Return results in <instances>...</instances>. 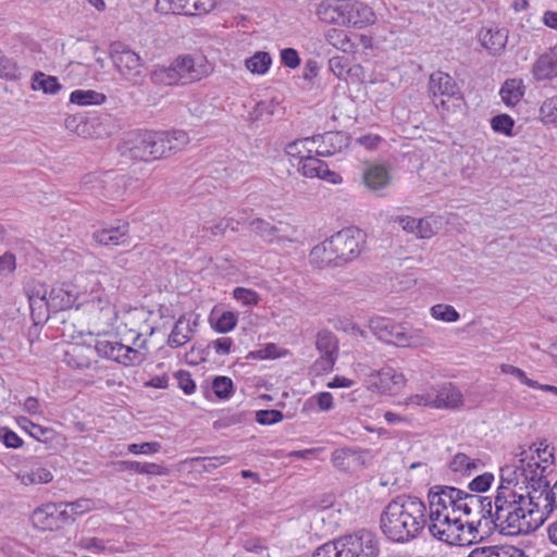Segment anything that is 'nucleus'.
<instances>
[{
	"instance_id": "obj_14",
	"label": "nucleus",
	"mask_w": 557,
	"mask_h": 557,
	"mask_svg": "<svg viewBox=\"0 0 557 557\" xmlns=\"http://www.w3.org/2000/svg\"><path fill=\"white\" fill-rule=\"evenodd\" d=\"M214 0H157L156 10L160 13L200 15L210 12Z\"/></svg>"
},
{
	"instance_id": "obj_27",
	"label": "nucleus",
	"mask_w": 557,
	"mask_h": 557,
	"mask_svg": "<svg viewBox=\"0 0 557 557\" xmlns=\"http://www.w3.org/2000/svg\"><path fill=\"white\" fill-rule=\"evenodd\" d=\"M346 13V17H349L347 26L362 28L363 26L374 22V13L371 8L361 2H350L347 0Z\"/></svg>"
},
{
	"instance_id": "obj_49",
	"label": "nucleus",
	"mask_w": 557,
	"mask_h": 557,
	"mask_svg": "<svg viewBox=\"0 0 557 557\" xmlns=\"http://www.w3.org/2000/svg\"><path fill=\"white\" fill-rule=\"evenodd\" d=\"M218 333L231 332L237 324V315L232 311H224L215 322H211Z\"/></svg>"
},
{
	"instance_id": "obj_39",
	"label": "nucleus",
	"mask_w": 557,
	"mask_h": 557,
	"mask_svg": "<svg viewBox=\"0 0 557 557\" xmlns=\"http://www.w3.org/2000/svg\"><path fill=\"white\" fill-rule=\"evenodd\" d=\"M479 459H470L466 454L458 453L449 462V469L453 472H459L463 475H471L473 470L478 468Z\"/></svg>"
},
{
	"instance_id": "obj_57",
	"label": "nucleus",
	"mask_w": 557,
	"mask_h": 557,
	"mask_svg": "<svg viewBox=\"0 0 557 557\" xmlns=\"http://www.w3.org/2000/svg\"><path fill=\"white\" fill-rule=\"evenodd\" d=\"M500 370L505 374H510L520 380L521 383L529 387L537 386V381L531 380L527 376L525 372L518 367L511 364H502Z\"/></svg>"
},
{
	"instance_id": "obj_3",
	"label": "nucleus",
	"mask_w": 557,
	"mask_h": 557,
	"mask_svg": "<svg viewBox=\"0 0 557 557\" xmlns=\"http://www.w3.org/2000/svg\"><path fill=\"white\" fill-rule=\"evenodd\" d=\"M524 493H515L508 488H497L492 500V530L498 529L506 534L525 533L531 524L527 521L528 509Z\"/></svg>"
},
{
	"instance_id": "obj_45",
	"label": "nucleus",
	"mask_w": 557,
	"mask_h": 557,
	"mask_svg": "<svg viewBox=\"0 0 557 557\" xmlns=\"http://www.w3.org/2000/svg\"><path fill=\"white\" fill-rule=\"evenodd\" d=\"M500 96L507 106H515L523 96L515 81H507L500 88Z\"/></svg>"
},
{
	"instance_id": "obj_17",
	"label": "nucleus",
	"mask_w": 557,
	"mask_h": 557,
	"mask_svg": "<svg viewBox=\"0 0 557 557\" xmlns=\"http://www.w3.org/2000/svg\"><path fill=\"white\" fill-rule=\"evenodd\" d=\"M311 141L317 145V156L330 157L349 146V136L344 132H325L313 135Z\"/></svg>"
},
{
	"instance_id": "obj_9",
	"label": "nucleus",
	"mask_w": 557,
	"mask_h": 557,
	"mask_svg": "<svg viewBox=\"0 0 557 557\" xmlns=\"http://www.w3.org/2000/svg\"><path fill=\"white\" fill-rule=\"evenodd\" d=\"M341 539V549L344 557H377L380 544L374 533L368 530H359L346 534Z\"/></svg>"
},
{
	"instance_id": "obj_24",
	"label": "nucleus",
	"mask_w": 557,
	"mask_h": 557,
	"mask_svg": "<svg viewBox=\"0 0 557 557\" xmlns=\"http://www.w3.org/2000/svg\"><path fill=\"white\" fill-rule=\"evenodd\" d=\"M29 424V436L47 445V448L59 450L66 446V438L51 428H45L36 423Z\"/></svg>"
},
{
	"instance_id": "obj_8",
	"label": "nucleus",
	"mask_w": 557,
	"mask_h": 557,
	"mask_svg": "<svg viewBox=\"0 0 557 557\" xmlns=\"http://www.w3.org/2000/svg\"><path fill=\"white\" fill-rule=\"evenodd\" d=\"M109 55L119 73L133 85H138L143 78V62L140 57L121 41L111 42Z\"/></svg>"
},
{
	"instance_id": "obj_44",
	"label": "nucleus",
	"mask_w": 557,
	"mask_h": 557,
	"mask_svg": "<svg viewBox=\"0 0 557 557\" xmlns=\"http://www.w3.org/2000/svg\"><path fill=\"white\" fill-rule=\"evenodd\" d=\"M349 62L347 55H335L329 60V69L338 79L347 81Z\"/></svg>"
},
{
	"instance_id": "obj_51",
	"label": "nucleus",
	"mask_w": 557,
	"mask_h": 557,
	"mask_svg": "<svg viewBox=\"0 0 557 557\" xmlns=\"http://www.w3.org/2000/svg\"><path fill=\"white\" fill-rule=\"evenodd\" d=\"M18 75V69L15 62L8 58L0 49V78L16 79Z\"/></svg>"
},
{
	"instance_id": "obj_52",
	"label": "nucleus",
	"mask_w": 557,
	"mask_h": 557,
	"mask_svg": "<svg viewBox=\"0 0 557 557\" xmlns=\"http://www.w3.org/2000/svg\"><path fill=\"white\" fill-rule=\"evenodd\" d=\"M233 297L248 307L258 305L260 300L259 295L255 290L245 287L234 288Z\"/></svg>"
},
{
	"instance_id": "obj_43",
	"label": "nucleus",
	"mask_w": 557,
	"mask_h": 557,
	"mask_svg": "<svg viewBox=\"0 0 557 557\" xmlns=\"http://www.w3.org/2000/svg\"><path fill=\"white\" fill-rule=\"evenodd\" d=\"M212 391L219 399H228L234 394V384L228 376H216L212 381Z\"/></svg>"
},
{
	"instance_id": "obj_36",
	"label": "nucleus",
	"mask_w": 557,
	"mask_h": 557,
	"mask_svg": "<svg viewBox=\"0 0 557 557\" xmlns=\"http://www.w3.org/2000/svg\"><path fill=\"white\" fill-rule=\"evenodd\" d=\"M32 88L42 90L45 94L55 95L62 88V85L55 76L46 75L38 71L33 75Z\"/></svg>"
},
{
	"instance_id": "obj_26",
	"label": "nucleus",
	"mask_w": 557,
	"mask_h": 557,
	"mask_svg": "<svg viewBox=\"0 0 557 557\" xmlns=\"http://www.w3.org/2000/svg\"><path fill=\"white\" fill-rule=\"evenodd\" d=\"M57 512V504H46L36 508L32 515V522L35 528L40 530H58L61 529L58 518L54 516Z\"/></svg>"
},
{
	"instance_id": "obj_55",
	"label": "nucleus",
	"mask_w": 557,
	"mask_h": 557,
	"mask_svg": "<svg viewBox=\"0 0 557 557\" xmlns=\"http://www.w3.org/2000/svg\"><path fill=\"white\" fill-rule=\"evenodd\" d=\"M493 557H528L524 552L512 545L488 546Z\"/></svg>"
},
{
	"instance_id": "obj_31",
	"label": "nucleus",
	"mask_w": 557,
	"mask_h": 557,
	"mask_svg": "<svg viewBox=\"0 0 557 557\" xmlns=\"http://www.w3.org/2000/svg\"><path fill=\"white\" fill-rule=\"evenodd\" d=\"M508 30L505 28L500 29H488L482 36V46L486 48L492 54H500L507 44Z\"/></svg>"
},
{
	"instance_id": "obj_30",
	"label": "nucleus",
	"mask_w": 557,
	"mask_h": 557,
	"mask_svg": "<svg viewBox=\"0 0 557 557\" xmlns=\"http://www.w3.org/2000/svg\"><path fill=\"white\" fill-rule=\"evenodd\" d=\"M194 332L190 321L186 320L185 314H183L176 320L169 336L168 345L173 348L184 346L191 339Z\"/></svg>"
},
{
	"instance_id": "obj_7",
	"label": "nucleus",
	"mask_w": 557,
	"mask_h": 557,
	"mask_svg": "<svg viewBox=\"0 0 557 557\" xmlns=\"http://www.w3.org/2000/svg\"><path fill=\"white\" fill-rule=\"evenodd\" d=\"M428 92L433 100L437 97H446L447 100L442 99L437 108H442L443 110L449 111L448 101L453 100V107L455 109H461L466 102L463 95L454 79L448 73L443 71L433 72L428 82Z\"/></svg>"
},
{
	"instance_id": "obj_4",
	"label": "nucleus",
	"mask_w": 557,
	"mask_h": 557,
	"mask_svg": "<svg viewBox=\"0 0 557 557\" xmlns=\"http://www.w3.org/2000/svg\"><path fill=\"white\" fill-rule=\"evenodd\" d=\"M521 475L524 476L527 494L525 503L529 507L528 515L532 516L536 512H545L547 509L545 494H547L549 481L546 479V467H540V463L527 462L525 467L521 468Z\"/></svg>"
},
{
	"instance_id": "obj_54",
	"label": "nucleus",
	"mask_w": 557,
	"mask_h": 557,
	"mask_svg": "<svg viewBox=\"0 0 557 557\" xmlns=\"http://www.w3.org/2000/svg\"><path fill=\"white\" fill-rule=\"evenodd\" d=\"M0 442L7 447L17 449L23 446V440L11 429L0 428Z\"/></svg>"
},
{
	"instance_id": "obj_10",
	"label": "nucleus",
	"mask_w": 557,
	"mask_h": 557,
	"mask_svg": "<svg viewBox=\"0 0 557 557\" xmlns=\"http://www.w3.org/2000/svg\"><path fill=\"white\" fill-rule=\"evenodd\" d=\"M189 141L186 132L181 129L168 132L150 131V160L168 158L182 150Z\"/></svg>"
},
{
	"instance_id": "obj_12",
	"label": "nucleus",
	"mask_w": 557,
	"mask_h": 557,
	"mask_svg": "<svg viewBox=\"0 0 557 557\" xmlns=\"http://www.w3.org/2000/svg\"><path fill=\"white\" fill-rule=\"evenodd\" d=\"M95 350L99 357L116 361L124 366L140 364L144 360L143 354L137 349L106 338L96 341Z\"/></svg>"
},
{
	"instance_id": "obj_62",
	"label": "nucleus",
	"mask_w": 557,
	"mask_h": 557,
	"mask_svg": "<svg viewBox=\"0 0 557 557\" xmlns=\"http://www.w3.org/2000/svg\"><path fill=\"white\" fill-rule=\"evenodd\" d=\"M161 449V444L158 442H144L140 444L128 445V451L132 454H154Z\"/></svg>"
},
{
	"instance_id": "obj_28",
	"label": "nucleus",
	"mask_w": 557,
	"mask_h": 557,
	"mask_svg": "<svg viewBox=\"0 0 557 557\" xmlns=\"http://www.w3.org/2000/svg\"><path fill=\"white\" fill-rule=\"evenodd\" d=\"M172 64L183 84L199 81L202 76V71L195 65L194 58L188 54L177 57Z\"/></svg>"
},
{
	"instance_id": "obj_64",
	"label": "nucleus",
	"mask_w": 557,
	"mask_h": 557,
	"mask_svg": "<svg viewBox=\"0 0 557 557\" xmlns=\"http://www.w3.org/2000/svg\"><path fill=\"white\" fill-rule=\"evenodd\" d=\"M109 233L112 237L113 246L123 245L128 238V223L109 227Z\"/></svg>"
},
{
	"instance_id": "obj_50",
	"label": "nucleus",
	"mask_w": 557,
	"mask_h": 557,
	"mask_svg": "<svg viewBox=\"0 0 557 557\" xmlns=\"http://www.w3.org/2000/svg\"><path fill=\"white\" fill-rule=\"evenodd\" d=\"M432 315L436 320H442L446 322H455L459 319V313L457 310L449 305L438 304L432 307L431 309Z\"/></svg>"
},
{
	"instance_id": "obj_56",
	"label": "nucleus",
	"mask_w": 557,
	"mask_h": 557,
	"mask_svg": "<svg viewBox=\"0 0 557 557\" xmlns=\"http://www.w3.org/2000/svg\"><path fill=\"white\" fill-rule=\"evenodd\" d=\"M283 412L276 409L259 410L256 412V421L262 425H271L282 421Z\"/></svg>"
},
{
	"instance_id": "obj_20",
	"label": "nucleus",
	"mask_w": 557,
	"mask_h": 557,
	"mask_svg": "<svg viewBox=\"0 0 557 557\" xmlns=\"http://www.w3.org/2000/svg\"><path fill=\"white\" fill-rule=\"evenodd\" d=\"M532 74L537 82L557 77V44L537 58Z\"/></svg>"
},
{
	"instance_id": "obj_16",
	"label": "nucleus",
	"mask_w": 557,
	"mask_h": 557,
	"mask_svg": "<svg viewBox=\"0 0 557 557\" xmlns=\"http://www.w3.org/2000/svg\"><path fill=\"white\" fill-rule=\"evenodd\" d=\"M315 347L321 352V357L314 363L315 369L319 371H331L338 350V342L334 333L329 330L319 331Z\"/></svg>"
},
{
	"instance_id": "obj_48",
	"label": "nucleus",
	"mask_w": 557,
	"mask_h": 557,
	"mask_svg": "<svg viewBox=\"0 0 557 557\" xmlns=\"http://www.w3.org/2000/svg\"><path fill=\"white\" fill-rule=\"evenodd\" d=\"M491 126L496 133L511 136L515 121L508 114H497L491 120Z\"/></svg>"
},
{
	"instance_id": "obj_59",
	"label": "nucleus",
	"mask_w": 557,
	"mask_h": 557,
	"mask_svg": "<svg viewBox=\"0 0 557 557\" xmlns=\"http://www.w3.org/2000/svg\"><path fill=\"white\" fill-rule=\"evenodd\" d=\"M210 348L208 345L206 347H202L201 345H194L186 354V359L193 364H198L207 360Z\"/></svg>"
},
{
	"instance_id": "obj_21",
	"label": "nucleus",
	"mask_w": 557,
	"mask_h": 557,
	"mask_svg": "<svg viewBox=\"0 0 557 557\" xmlns=\"http://www.w3.org/2000/svg\"><path fill=\"white\" fill-rule=\"evenodd\" d=\"M391 180L392 176L388 168L384 164L368 163L363 169L362 182L373 191H379L387 187Z\"/></svg>"
},
{
	"instance_id": "obj_40",
	"label": "nucleus",
	"mask_w": 557,
	"mask_h": 557,
	"mask_svg": "<svg viewBox=\"0 0 557 557\" xmlns=\"http://www.w3.org/2000/svg\"><path fill=\"white\" fill-rule=\"evenodd\" d=\"M450 517L451 515L449 512L442 511L437 507L430 509V523L428 528L433 537L438 540V536L442 534V529L446 527V521L449 520Z\"/></svg>"
},
{
	"instance_id": "obj_29",
	"label": "nucleus",
	"mask_w": 557,
	"mask_h": 557,
	"mask_svg": "<svg viewBox=\"0 0 557 557\" xmlns=\"http://www.w3.org/2000/svg\"><path fill=\"white\" fill-rule=\"evenodd\" d=\"M521 448V451L519 454H517V456H520V459H519V462H520V466H517L515 469L510 468V467H505V468H502L500 469V484L497 488H508L509 491H512L515 493H521L520 491L522 490L521 486H519V490H518V478H517V474L518 472L521 473V468L522 467H525V461L528 459V456H527V451L525 449H523L522 447Z\"/></svg>"
},
{
	"instance_id": "obj_38",
	"label": "nucleus",
	"mask_w": 557,
	"mask_h": 557,
	"mask_svg": "<svg viewBox=\"0 0 557 557\" xmlns=\"http://www.w3.org/2000/svg\"><path fill=\"white\" fill-rule=\"evenodd\" d=\"M534 454L530 457V460L528 462L531 463H540V467H546V476L552 471L549 469L550 466L554 465L555 456H554V447H549L548 444H546V441H543L540 443V446L535 448Z\"/></svg>"
},
{
	"instance_id": "obj_41",
	"label": "nucleus",
	"mask_w": 557,
	"mask_h": 557,
	"mask_svg": "<svg viewBox=\"0 0 557 557\" xmlns=\"http://www.w3.org/2000/svg\"><path fill=\"white\" fill-rule=\"evenodd\" d=\"M272 63L269 52L258 51L252 57L246 60V67L256 74H264Z\"/></svg>"
},
{
	"instance_id": "obj_53",
	"label": "nucleus",
	"mask_w": 557,
	"mask_h": 557,
	"mask_svg": "<svg viewBox=\"0 0 557 557\" xmlns=\"http://www.w3.org/2000/svg\"><path fill=\"white\" fill-rule=\"evenodd\" d=\"M494 481V475L490 472L476 475L469 484L468 487L471 492L484 493L486 492Z\"/></svg>"
},
{
	"instance_id": "obj_32",
	"label": "nucleus",
	"mask_w": 557,
	"mask_h": 557,
	"mask_svg": "<svg viewBox=\"0 0 557 557\" xmlns=\"http://www.w3.org/2000/svg\"><path fill=\"white\" fill-rule=\"evenodd\" d=\"M463 527L460 516H451L450 519L446 521V527L442 529V534L438 536V540L449 545H460Z\"/></svg>"
},
{
	"instance_id": "obj_47",
	"label": "nucleus",
	"mask_w": 557,
	"mask_h": 557,
	"mask_svg": "<svg viewBox=\"0 0 557 557\" xmlns=\"http://www.w3.org/2000/svg\"><path fill=\"white\" fill-rule=\"evenodd\" d=\"M312 557H344V552L341 549V539H335L319 546Z\"/></svg>"
},
{
	"instance_id": "obj_13",
	"label": "nucleus",
	"mask_w": 557,
	"mask_h": 557,
	"mask_svg": "<svg viewBox=\"0 0 557 557\" xmlns=\"http://www.w3.org/2000/svg\"><path fill=\"white\" fill-rule=\"evenodd\" d=\"M248 225L251 232L269 244L292 243L294 240L293 236L297 232L296 228L288 223L280 221L277 224H271L269 221L261 218L249 221Z\"/></svg>"
},
{
	"instance_id": "obj_2",
	"label": "nucleus",
	"mask_w": 557,
	"mask_h": 557,
	"mask_svg": "<svg viewBox=\"0 0 557 557\" xmlns=\"http://www.w3.org/2000/svg\"><path fill=\"white\" fill-rule=\"evenodd\" d=\"M366 244V235L357 227H347L314 246L309 259L318 268L344 267L357 259Z\"/></svg>"
},
{
	"instance_id": "obj_46",
	"label": "nucleus",
	"mask_w": 557,
	"mask_h": 557,
	"mask_svg": "<svg viewBox=\"0 0 557 557\" xmlns=\"http://www.w3.org/2000/svg\"><path fill=\"white\" fill-rule=\"evenodd\" d=\"M541 120L557 126V97L545 100L540 108Z\"/></svg>"
},
{
	"instance_id": "obj_37",
	"label": "nucleus",
	"mask_w": 557,
	"mask_h": 557,
	"mask_svg": "<svg viewBox=\"0 0 557 557\" xmlns=\"http://www.w3.org/2000/svg\"><path fill=\"white\" fill-rule=\"evenodd\" d=\"M311 144V137L296 139L295 141L289 143L286 146L285 152L290 159H294L296 162L302 161L312 154L313 150L310 147Z\"/></svg>"
},
{
	"instance_id": "obj_18",
	"label": "nucleus",
	"mask_w": 557,
	"mask_h": 557,
	"mask_svg": "<svg viewBox=\"0 0 557 557\" xmlns=\"http://www.w3.org/2000/svg\"><path fill=\"white\" fill-rule=\"evenodd\" d=\"M370 385L381 393L396 394L405 385V376L392 367H384L370 375Z\"/></svg>"
},
{
	"instance_id": "obj_35",
	"label": "nucleus",
	"mask_w": 557,
	"mask_h": 557,
	"mask_svg": "<svg viewBox=\"0 0 557 557\" xmlns=\"http://www.w3.org/2000/svg\"><path fill=\"white\" fill-rule=\"evenodd\" d=\"M150 79L156 85H165L171 86L178 84L180 77L177 72H175V66H173L172 62L169 66L157 65L150 73Z\"/></svg>"
},
{
	"instance_id": "obj_58",
	"label": "nucleus",
	"mask_w": 557,
	"mask_h": 557,
	"mask_svg": "<svg viewBox=\"0 0 557 557\" xmlns=\"http://www.w3.org/2000/svg\"><path fill=\"white\" fill-rule=\"evenodd\" d=\"M175 377L177 380L178 387L187 395H190L196 389V384L191 379L189 372L184 370H178L175 373Z\"/></svg>"
},
{
	"instance_id": "obj_5",
	"label": "nucleus",
	"mask_w": 557,
	"mask_h": 557,
	"mask_svg": "<svg viewBox=\"0 0 557 557\" xmlns=\"http://www.w3.org/2000/svg\"><path fill=\"white\" fill-rule=\"evenodd\" d=\"M369 329L380 341L399 347H418L424 344V338L418 332H408L405 326L395 324L384 317L372 318Z\"/></svg>"
},
{
	"instance_id": "obj_61",
	"label": "nucleus",
	"mask_w": 557,
	"mask_h": 557,
	"mask_svg": "<svg viewBox=\"0 0 557 557\" xmlns=\"http://www.w3.org/2000/svg\"><path fill=\"white\" fill-rule=\"evenodd\" d=\"M315 164H318V158L313 157L312 154L308 157L307 159L298 162H293L292 165L296 166L299 172L306 177L313 178V173L315 170Z\"/></svg>"
},
{
	"instance_id": "obj_15",
	"label": "nucleus",
	"mask_w": 557,
	"mask_h": 557,
	"mask_svg": "<svg viewBox=\"0 0 557 557\" xmlns=\"http://www.w3.org/2000/svg\"><path fill=\"white\" fill-rule=\"evenodd\" d=\"M150 131H134L126 135L120 147L121 154L132 160H150Z\"/></svg>"
},
{
	"instance_id": "obj_1",
	"label": "nucleus",
	"mask_w": 557,
	"mask_h": 557,
	"mask_svg": "<svg viewBox=\"0 0 557 557\" xmlns=\"http://www.w3.org/2000/svg\"><path fill=\"white\" fill-rule=\"evenodd\" d=\"M426 524L425 505L414 496L399 495L381 513L380 528L391 541L406 543L416 539Z\"/></svg>"
},
{
	"instance_id": "obj_42",
	"label": "nucleus",
	"mask_w": 557,
	"mask_h": 557,
	"mask_svg": "<svg viewBox=\"0 0 557 557\" xmlns=\"http://www.w3.org/2000/svg\"><path fill=\"white\" fill-rule=\"evenodd\" d=\"M30 317L34 324H42L49 318V312L52 308L49 305V298L45 300H33L29 302Z\"/></svg>"
},
{
	"instance_id": "obj_6",
	"label": "nucleus",
	"mask_w": 557,
	"mask_h": 557,
	"mask_svg": "<svg viewBox=\"0 0 557 557\" xmlns=\"http://www.w3.org/2000/svg\"><path fill=\"white\" fill-rule=\"evenodd\" d=\"M461 513L473 516V519L466 521L470 533H479L483 529V534L492 531V498L471 494L466 492L463 503L461 504Z\"/></svg>"
},
{
	"instance_id": "obj_34",
	"label": "nucleus",
	"mask_w": 557,
	"mask_h": 557,
	"mask_svg": "<svg viewBox=\"0 0 557 557\" xmlns=\"http://www.w3.org/2000/svg\"><path fill=\"white\" fill-rule=\"evenodd\" d=\"M107 100V97L102 92H98L96 90H83V89H76L71 92L70 95V101L71 103L85 107V106H92V104H102Z\"/></svg>"
},
{
	"instance_id": "obj_22",
	"label": "nucleus",
	"mask_w": 557,
	"mask_h": 557,
	"mask_svg": "<svg viewBox=\"0 0 557 557\" xmlns=\"http://www.w3.org/2000/svg\"><path fill=\"white\" fill-rule=\"evenodd\" d=\"M346 10L347 0H330L320 5L318 14L324 22L347 26L349 17H346Z\"/></svg>"
},
{
	"instance_id": "obj_23",
	"label": "nucleus",
	"mask_w": 557,
	"mask_h": 557,
	"mask_svg": "<svg viewBox=\"0 0 557 557\" xmlns=\"http://www.w3.org/2000/svg\"><path fill=\"white\" fill-rule=\"evenodd\" d=\"M463 403L461 392L451 383H444L433 395L432 406L436 408L456 409Z\"/></svg>"
},
{
	"instance_id": "obj_33",
	"label": "nucleus",
	"mask_w": 557,
	"mask_h": 557,
	"mask_svg": "<svg viewBox=\"0 0 557 557\" xmlns=\"http://www.w3.org/2000/svg\"><path fill=\"white\" fill-rule=\"evenodd\" d=\"M117 466L121 471L129 470L140 474L163 475L166 473L164 467L152 462L141 463L139 461L122 460L117 462Z\"/></svg>"
},
{
	"instance_id": "obj_25",
	"label": "nucleus",
	"mask_w": 557,
	"mask_h": 557,
	"mask_svg": "<svg viewBox=\"0 0 557 557\" xmlns=\"http://www.w3.org/2000/svg\"><path fill=\"white\" fill-rule=\"evenodd\" d=\"M366 453L367 450H357L349 447L339 448L332 454V462L339 470L348 471L356 466H364L363 455Z\"/></svg>"
},
{
	"instance_id": "obj_19",
	"label": "nucleus",
	"mask_w": 557,
	"mask_h": 557,
	"mask_svg": "<svg viewBox=\"0 0 557 557\" xmlns=\"http://www.w3.org/2000/svg\"><path fill=\"white\" fill-rule=\"evenodd\" d=\"M48 298L52 312L67 310L75 305L78 298V290L75 285L63 283L60 286L52 287Z\"/></svg>"
},
{
	"instance_id": "obj_63",
	"label": "nucleus",
	"mask_w": 557,
	"mask_h": 557,
	"mask_svg": "<svg viewBox=\"0 0 557 557\" xmlns=\"http://www.w3.org/2000/svg\"><path fill=\"white\" fill-rule=\"evenodd\" d=\"M281 61L289 69H296L300 64V58L294 48H284L281 50Z\"/></svg>"
},
{
	"instance_id": "obj_11",
	"label": "nucleus",
	"mask_w": 557,
	"mask_h": 557,
	"mask_svg": "<svg viewBox=\"0 0 557 557\" xmlns=\"http://www.w3.org/2000/svg\"><path fill=\"white\" fill-rule=\"evenodd\" d=\"M466 491L446 485H435L429 491L430 509L437 507L451 516H460Z\"/></svg>"
},
{
	"instance_id": "obj_60",
	"label": "nucleus",
	"mask_w": 557,
	"mask_h": 557,
	"mask_svg": "<svg viewBox=\"0 0 557 557\" xmlns=\"http://www.w3.org/2000/svg\"><path fill=\"white\" fill-rule=\"evenodd\" d=\"M228 460H230V457H227V456L193 458V461H195V462H202V468L207 472L218 468L219 466L226 463Z\"/></svg>"
}]
</instances>
